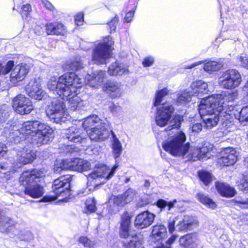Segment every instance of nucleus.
<instances>
[{
    "instance_id": "nucleus-1",
    "label": "nucleus",
    "mask_w": 248,
    "mask_h": 248,
    "mask_svg": "<svg viewBox=\"0 0 248 248\" xmlns=\"http://www.w3.org/2000/svg\"><path fill=\"white\" fill-rule=\"evenodd\" d=\"M237 97L236 92L223 91L201 100L199 111L207 128L216 126L219 120L228 131L235 128L232 120L235 116L233 101Z\"/></svg>"
},
{
    "instance_id": "nucleus-2",
    "label": "nucleus",
    "mask_w": 248,
    "mask_h": 248,
    "mask_svg": "<svg viewBox=\"0 0 248 248\" xmlns=\"http://www.w3.org/2000/svg\"><path fill=\"white\" fill-rule=\"evenodd\" d=\"M5 127L4 133L8 142L18 143L31 137L32 142L40 146L47 144L54 137L53 130L48 125L38 121L24 122L19 129L18 126Z\"/></svg>"
},
{
    "instance_id": "nucleus-3",
    "label": "nucleus",
    "mask_w": 248,
    "mask_h": 248,
    "mask_svg": "<svg viewBox=\"0 0 248 248\" xmlns=\"http://www.w3.org/2000/svg\"><path fill=\"white\" fill-rule=\"evenodd\" d=\"M83 80L74 72L64 74L58 80L52 78L48 82L49 90L56 92L63 100L68 101L69 109L75 111L80 109L85 103L77 95L78 90L83 85Z\"/></svg>"
},
{
    "instance_id": "nucleus-4",
    "label": "nucleus",
    "mask_w": 248,
    "mask_h": 248,
    "mask_svg": "<svg viewBox=\"0 0 248 248\" xmlns=\"http://www.w3.org/2000/svg\"><path fill=\"white\" fill-rule=\"evenodd\" d=\"M186 140L185 134L179 131L163 141L162 147L165 151L173 156H182L188 161L206 160L210 157L211 155L207 147L203 146L201 148L194 147L189 149V144L185 143Z\"/></svg>"
},
{
    "instance_id": "nucleus-5",
    "label": "nucleus",
    "mask_w": 248,
    "mask_h": 248,
    "mask_svg": "<svg viewBox=\"0 0 248 248\" xmlns=\"http://www.w3.org/2000/svg\"><path fill=\"white\" fill-rule=\"evenodd\" d=\"M173 111V107L168 103H164L157 107L155 116L156 124L160 127H163L169 123L170 125L167 130H175L179 127L183 118L180 115L175 116L172 121H170Z\"/></svg>"
},
{
    "instance_id": "nucleus-6",
    "label": "nucleus",
    "mask_w": 248,
    "mask_h": 248,
    "mask_svg": "<svg viewBox=\"0 0 248 248\" xmlns=\"http://www.w3.org/2000/svg\"><path fill=\"white\" fill-rule=\"evenodd\" d=\"M72 178L71 175L67 174L55 180L53 183L52 189L55 192V195L46 196L43 198V201L46 202L59 200L61 202H68L69 197L71 195L70 190L69 188Z\"/></svg>"
},
{
    "instance_id": "nucleus-7",
    "label": "nucleus",
    "mask_w": 248,
    "mask_h": 248,
    "mask_svg": "<svg viewBox=\"0 0 248 248\" xmlns=\"http://www.w3.org/2000/svg\"><path fill=\"white\" fill-rule=\"evenodd\" d=\"M118 166L117 165H115L112 168H110L105 165H102L97 167L88 175L87 184L95 188L104 184L113 176Z\"/></svg>"
},
{
    "instance_id": "nucleus-8",
    "label": "nucleus",
    "mask_w": 248,
    "mask_h": 248,
    "mask_svg": "<svg viewBox=\"0 0 248 248\" xmlns=\"http://www.w3.org/2000/svg\"><path fill=\"white\" fill-rule=\"evenodd\" d=\"M46 113L52 122L57 124L64 122L70 118L63 101L56 98L49 105Z\"/></svg>"
},
{
    "instance_id": "nucleus-9",
    "label": "nucleus",
    "mask_w": 248,
    "mask_h": 248,
    "mask_svg": "<svg viewBox=\"0 0 248 248\" xmlns=\"http://www.w3.org/2000/svg\"><path fill=\"white\" fill-rule=\"evenodd\" d=\"M114 42L110 36L106 37L94 48L93 54V61L96 64H103L110 57L111 47Z\"/></svg>"
},
{
    "instance_id": "nucleus-10",
    "label": "nucleus",
    "mask_w": 248,
    "mask_h": 248,
    "mask_svg": "<svg viewBox=\"0 0 248 248\" xmlns=\"http://www.w3.org/2000/svg\"><path fill=\"white\" fill-rule=\"evenodd\" d=\"M242 82L241 76L238 70L230 69L222 72L218 78L220 86L226 89H234Z\"/></svg>"
},
{
    "instance_id": "nucleus-11",
    "label": "nucleus",
    "mask_w": 248,
    "mask_h": 248,
    "mask_svg": "<svg viewBox=\"0 0 248 248\" xmlns=\"http://www.w3.org/2000/svg\"><path fill=\"white\" fill-rule=\"evenodd\" d=\"M135 196L134 191L128 189L125 193L117 196L112 195L108 202V208L111 214H115L119 211L122 207L130 202Z\"/></svg>"
},
{
    "instance_id": "nucleus-12",
    "label": "nucleus",
    "mask_w": 248,
    "mask_h": 248,
    "mask_svg": "<svg viewBox=\"0 0 248 248\" xmlns=\"http://www.w3.org/2000/svg\"><path fill=\"white\" fill-rule=\"evenodd\" d=\"M12 107L16 112L21 115L30 113L34 109L31 100L21 94L17 95L13 99Z\"/></svg>"
},
{
    "instance_id": "nucleus-13",
    "label": "nucleus",
    "mask_w": 248,
    "mask_h": 248,
    "mask_svg": "<svg viewBox=\"0 0 248 248\" xmlns=\"http://www.w3.org/2000/svg\"><path fill=\"white\" fill-rule=\"evenodd\" d=\"M66 138L69 141L75 143H80L82 146H87L86 142L88 140L86 132L81 128V125L73 124L65 132Z\"/></svg>"
},
{
    "instance_id": "nucleus-14",
    "label": "nucleus",
    "mask_w": 248,
    "mask_h": 248,
    "mask_svg": "<svg viewBox=\"0 0 248 248\" xmlns=\"http://www.w3.org/2000/svg\"><path fill=\"white\" fill-rule=\"evenodd\" d=\"M30 66L26 63H19L13 66L11 70L9 78V84L11 86H16L18 83L24 79L29 73Z\"/></svg>"
},
{
    "instance_id": "nucleus-15",
    "label": "nucleus",
    "mask_w": 248,
    "mask_h": 248,
    "mask_svg": "<svg viewBox=\"0 0 248 248\" xmlns=\"http://www.w3.org/2000/svg\"><path fill=\"white\" fill-rule=\"evenodd\" d=\"M237 156L238 154L235 149L226 148L221 151L217 163L223 166H232L237 161Z\"/></svg>"
},
{
    "instance_id": "nucleus-16",
    "label": "nucleus",
    "mask_w": 248,
    "mask_h": 248,
    "mask_svg": "<svg viewBox=\"0 0 248 248\" xmlns=\"http://www.w3.org/2000/svg\"><path fill=\"white\" fill-rule=\"evenodd\" d=\"M45 176V173L41 170H27L23 172L19 177V182L25 186L33 184V183L38 182L39 179Z\"/></svg>"
},
{
    "instance_id": "nucleus-17",
    "label": "nucleus",
    "mask_w": 248,
    "mask_h": 248,
    "mask_svg": "<svg viewBox=\"0 0 248 248\" xmlns=\"http://www.w3.org/2000/svg\"><path fill=\"white\" fill-rule=\"evenodd\" d=\"M26 91L31 98L36 100H41L45 95L39 79L32 78L26 86Z\"/></svg>"
},
{
    "instance_id": "nucleus-18",
    "label": "nucleus",
    "mask_w": 248,
    "mask_h": 248,
    "mask_svg": "<svg viewBox=\"0 0 248 248\" xmlns=\"http://www.w3.org/2000/svg\"><path fill=\"white\" fill-rule=\"evenodd\" d=\"M90 140L95 141H102L107 139L109 136L108 130L104 123H100V125L95 126L91 130L87 132Z\"/></svg>"
},
{
    "instance_id": "nucleus-19",
    "label": "nucleus",
    "mask_w": 248,
    "mask_h": 248,
    "mask_svg": "<svg viewBox=\"0 0 248 248\" xmlns=\"http://www.w3.org/2000/svg\"><path fill=\"white\" fill-rule=\"evenodd\" d=\"M155 215L148 211L139 214L136 217L134 224L138 229H143L150 226L153 222Z\"/></svg>"
},
{
    "instance_id": "nucleus-20",
    "label": "nucleus",
    "mask_w": 248,
    "mask_h": 248,
    "mask_svg": "<svg viewBox=\"0 0 248 248\" xmlns=\"http://www.w3.org/2000/svg\"><path fill=\"white\" fill-rule=\"evenodd\" d=\"M105 77L106 73L104 71H97L92 75H87L85 78L84 82L91 87L96 88L103 84Z\"/></svg>"
},
{
    "instance_id": "nucleus-21",
    "label": "nucleus",
    "mask_w": 248,
    "mask_h": 248,
    "mask_svg": "<svg viewBox=\"0 0 248 248\" xmlns=\"http://www.w3.org/2000/svg\"><path fill=\"white\" fill-rule=\"evenodd\" d=\"M191 94L199 98L204 97L209 92L208 84L205 81L199 80L193 82L190 86Z\"/></svg>"
},
{
    "instance_id": "nucleus-22",
    "label": "nucleus",
    "mask_w": 248,
    "mask_h": 248,
    "mask_svg": "<svg viewBox=\"0 0 248 248\" xmlns=\"http://www.w3.org/2000/svg\"><path fill=\"white\" fill-rule=\"evenodd\" d=\"M104 90L112 98L120 97L123 93L121 83L114 81L107 82L104 85Z\"/></svg>"
},
{
    "instance_id": "nucleus-23",
    "label": "nucleus",
    "mask_w": 248,
    "mask_h": 248,
    "mask_svg": "<svg viewBox=\"0 0 248 248\" xmlns=\"http://www.w3.org/2000/svg\"><path fill=\"white\" fill-rule=\"evenodd\" d=\"M17 151V161L21 164L26 165L31 163L36 157L35 152L29 149L22 148V150L16 149Z\"/></svg>"
},
{
    "instance_id": "nucleus-24",
    "label": "nucleus",
    "mask_w": 248,
    "mask_h": 248,
    "mask_svg": "<svg viewBox=\"0 0 248 248\" xmlns=\"http://www.w3.org/2000/svg\"><path fill=\"white\" fill-rule=\"evenodd\" d=\"M198 224V222L195 217L185 216L183 219L179 221L176 228L178 231H187L196 227Z\"/></svg>"
},
{
    "instance_id": "nucleus-25",
    "label": "nucleus",
    "mask_w": 248,
    "mask_h": 248,
    "mask_svg": "<svg viewBox=\"0 0 248 248\" xmlns=\"http://www.w3.org/2000/svg\"><path fill=\"white\" fill-rule=\"evenodd\" d=\"M167 235V228L164 225L158 223L153 227L151 233L152 240L154 242H160L166 238Z\"/></svg>"
},
{
    "instance_id": "nucleus-26",
    "label": "nucleus",
    "mask_w": 248,
    "mask_h": 248,
    "mask_svg": "<svg viewBox=\"0 0 248 248\" xmlns=\"http://www.w3.org/2000/svg\"><path fill=\"white\" fill-rule=\"evenodd\" d=\"M200 239L198 234L196 233L187 234L180 238V245L186 248H193L199 243Z\"/></svg>"
},
{
    "instance_id": "nucleus-27",
    "label": "nucleus",
    "mask_w": 248,
    "mask_h": 248,
    "mask_svg": "<svg viewBox=\"0 0 248 248\" xmlns=\"http://www.w3.org/2000/svg\"><path fill=\"white\" fill-rule=\"evenodd\" d=\"M131 216L127 212H124L121 216L120 235L121 237L126 238L129 236V226Z\"/></svg>"
},
{
    "instance_id": "nucleus-28",
    "label": "nucleus",
    "mask_w": 248,
    "mask_h": 248,
    "mask_svg": "<svg viewBox=\"0 0 248 248\" xmlns=\"http://www.w3.org/2000/svg\"><path fill=\"white\" fill-rule=\"evenodd\" d=\"M25 193L33 198L41 197L44 193V188L38 182L27 186L25 188Z\"/></svg>"
},
{
    "instance_id": "nucleus-29",
    "label": "nucleus",
    "mask_w": 248,
    "mask_h": 248,
    "mask_svg": "<svg viewBox=\"0 0 248 248\" xmlns=\"http://www.w3.org/2000/svg\"><path fill=\"white\" fill-rule=\"evenodd\" d=\"M108 73L111 76L126 75L129 73V70L127 65L116 62L109 66Z\"/></svg>"
},
{
    "instance_id": "nucleus-30",
    "label": "nucleus",
    "mask_w": 248,
    "mask_h": 248,
    "mask_svg": "<svg viewBox=\"0 0 248 248\" xmlns=\"http://www.w3.org/2000/svg\"><path fill=\"white\" fill-rule=\"evenodd\" d=\"M100 123H102L101 120L97 115H95L88 117L85 119L82 123L78 122L79 125L82 126L83 129L86 133L91 130L95 126H97V125H100Z\"/></svg>"
},
{
    "instance_id": "nucleus-31",
    "label": "nucleus",
    "mask_w": 248,
    "mask_h": 248,
    "mask_svg": "<svg viewBox=\"0 0 248 248\" xmlns=\"http://www.w3.org/2000/svg\"><path fill=\"white\" fill-rule=\"evenodd\" d=\"M216 186L218 192L223 197L230 198L236 194L234 188L226 184L217 182L216 184Z\"/></svg>"
},
{
    "instance_id": "nucleus-32",
    "label": "nucleus",
    "mask_w": 248,
    "mask_h": 248,
    "mask_svg": "<svg viewBox=\"0 0 248 248\" xmlns=\"http://www.w3.org/2000/svg\"><path fill=\"white\" fill-rule=\"evenodd\" d=\"M46 27L48 34L64 35L66 32L64 26L62 23H48Z\"/></svg>"
},
{
    "instance_id": "nucleus-33",
    "label": "nucleus",
    "mask_w": 248,
    "mask_h": 248,
    "mask_svg": "<svg viewBox=\"0 0 248 248\" xmlns=\"http://www.w3.org/2000/svg\"><path fill=\"white\" fill-rule=\"evenodd\" d=\"M111 147L114 157L118 158L122 154V145L119 140L113 131H111Z\"/></svg>"
},
{
    "instance_id": "nucleus-34",
    "label": "nucleus",
    "mask_w": 248,
    "mask_h": 248,
    "mask_svg": "<svg viewBox=\"0 0 248 248\" xmlns=\"http://www.w3.org/2000/svg\"><path fill=\"white\" fill-rule=\"evenodd\" d=\"M72 159H66L61 161L57 160L55 163L54 171L55 173H59L62 170H72Z\"/></svg>"
},
{
    "instance_id": "nucleus-35",
    "label": "nucleus",
    "mask_w": 248,
    "mask_h": 248,
    "mask_svg": "<svg viewBox=\"0 0 248 248\" xmlns=\"http://www.w3.org/2000/svg\"><path fill=\"white\" fill-rule=\"evenodd\" d=\"M83 68L80 57H76L70 60L65 64V68L67 70L77 71Z\"/></svg>"
},
{
    "instance_id": "nucleus-36",
    "label": "nucleus",
    "mask_w": 248,
    "mask_h": 248,
    "mask_svg": "<svg viewBox=\"0 0 248 248\" xmlns=\"http://www.w3.org/2000/svg\"><path fill=\"white\" fill-rule=\"evenodd\" d=\"M223 66L221 62L217 61H210L206 62L204 65V69L207 72L217 71L221 69Z\"/></svg>"
},
{
    "instance_id": "nucleus-37",
    "label": "nucleus",
    "mask_w": 248,
    "mask_h": 248,
    "mask_svg": "<svg viewBox=\"0 0 248 248\" xmlns=\"http://www.w3.org/2000/svg\"><path fill=\"white\" fill-rule=\"evenodd\" d=\"M125 238L128 239L124 242L127 248H136L140 245V242L135 233H129L128 237Z\"/></svg>"
},
{
    "instance_id": "nucleus-38",
    "label": "nucleus",
    "mask_w": 248,
    "mask_h": 248,
    "mask_svg": "<svg viewBox=\"0 0 248 248\" xmlns=\"http://www.w3.org/2000/svg\"><path fill=\"white\" fill-rule=\"evenodd\" d=\"M198 199L203 204L209 208L214 209L216 207V204L212 199L202 193H199L197 195Z\"/></svg>"
},
{
    "instance_id": "nucleus-39",
    "label": "nucleus",
    "mask_w": 248,
    "mask_h": 248,
    "mask_svg": "<svg viewBox=\"0 0 248 248\" xmlns=\"http://www.w3.org/2000/svg\"><path fill=\"white\" fill-rule=\"evenodd\" d=\"M245 165L248 167V157L245 160ZM239 188L244 193L248 192V173L244 175L241 183L238 185Z\"/></svg>"
},
{
    "instance_id": "nucleus-40",
    "label": "nucleus",
    "mask_w": 248,
    "mask_h": 248,
    "mask_svg": "<svg viewBox=\"0 0 248 248\" xmlns=\"http://www.w3.org/2000/svg\"><path fill=\"white\" fill-rule=\"evenodd\" d=\"M31 10V6L29 3L23 4L21 5L19 12L23 20H28Z\"/></svg>"
},
{
    "instance_id": "nucleus-41",
    "label": "nucleus",
    "mask_w": 248,
    "mask_h": 248,
    "mask_svg": "<svg viewBox=\"0 0 248 248\" xmlns=\"http://www.w3.org/2000/svg\"><path fill=\"white\" fill-rule=\"evenodd\" d=\"M191 94V91L185 90L180 94H178L177 102L180 104H183L190 100Z\"/></svg>"
},
{
    "instance_id": "nucleus-42",
    "label": "nucleus",
    "mask_w": 248,
    "mask_h": 248,
    "mask_svg": "<svg viewBox=\"0 0 248 248\" xmlns=\"http://www.w3.org/2000/svg\"><path fill=\"white\" fill-rule=\"evenodd\" d=\"M168 93V90L167 88H164L156 92L155 94V100L154 103L155 106L160 104L162 101L163 98Z\"/></svg>"
},
{
    "instance_id": "nucleus-43",
    "label": "nucleus",
    "mask_w": 248,
    "mask_h": 248,
    "mask_svg": "<svg viewBox=\"0 0 248 248\" xmlns=\"http://www.w3.org/2000/svg\"><path fill=\"white\" fill-rule=\"evenodd\" d=\"M199 176L201 181L206 186H208L212 180L211 173L206 171L199 172Z\"/></svg>"
},
{
    "instance_id": "nucleus-44",
    "label": "nucleus",
    "mask_w": 248,
    "mask_h": 248,
    "mask_svg": "<svg viewBox=\"0 0 248 248\" xmlns=\"http://www.w3.org/2000/svg\"><path fill=\"white\" fill-rule=\"evenodd\" d=\"M177 202L176 200H174L172 202H170L168 203L165 200L160 199L157 202V206L160 208H163L166 206L168 207V210H170L172 208L174 207L175 204Z\"/></svg>"
},
{
    "instance_id": "nucleus-45",
    "label": "nucleus",
    "mask_w": 248,
    "mask_h": 248,
    "mask_svg": "<svg viewBox=\"0 0 248 248\" xmlns=\"http://www.w3.org/2000/svg\"><path fill=\"white\" fill-rule=\"evenodd\" d=\"M78 242L87 248H95V243L85 236H81L79 238Z\"/></svg>"
},
{
    "instance_id": "nucleus-46",
    "label": "nucleus",
    "mask_w": 248,
    "mask_h": 248,
    "mask_svg": "<svg viewBox=\"0 0 248 248\" xmlns=\"http://www.w3.org/2000/svg\"><path fill=\"white\" fill-rule=\"evenodd\" d=\"M238 119L241 123L248 122V106L244 107L241 109Z\"/></svg>"
},
{
    "instance_id": "nucleus-47",
    "label": "nucleus",
    "mask_w": 248,
    "mask_h": 248,
    "mask_svg": "<svg viewBox=\"0 0 248 248\" xmlns=\"http://www.w3.org/2000/svg\"><path fill=\"white\" fill-rule=\"evenodd\" d=\"M13 66V61H9L5 65H2L1 64H0V75H5L8 73Z\"/></svg>"
},
{
    "instance_id": "nucleus-48",
    "label": "nucleus",
    "mask_w": 248,
    "mask_h": 248,
    "mask_svg": "<svg viewBox=\"0 0 248 248\" xmlns=\"http://www.w3.org/2000/svg\"><path fill=\"white\" fill-rule=\"evenodd\" d=\"M11 220L8 217H0V227H3L4 228H6L5 230L6 231L10 230L9 228L10 227V224H11Z\"/></svg>"
},
{
    "instance_id": "nucleus-49",
    "label": "nucleus",
    "mask_w": 248,
    "mask_h": 248,
    "mask_svg": "<svg viewBox=\"0 0 248 248\" xmlns=\"http://www.w3.org/2000/svg\"><path fill=\"white\" fill-rule=\"evenodd\" d=\"M82 161V159L72 158V170L79 171V168H80Z\"/></svg>"
},
{
    "instance_id": "nucleus-50",
    "label": "nucleus",
    "mask_w": 248,
    "mask_h": 248,
    "mask_svg": "<svg viewBox=\"0 0 248 248\" xmlns=\"http://www.w3.org/2000/svg\"><path fill=\"white\" fill-rule=\"evenodd\" d=\"M87 210L90 212H94L96 210L95 203L93 199H88L86 202Z\"/></svg>"
},
{
    "instance_id": "nucleus-51",
    "label": "nucleus",
    "mask_w": 248,
    "mask_h": 248,
    "mask_svg": "<svg viewBox=\"0 0 248 248\" xmlns=\"http://www.w3.org/2000/svg\"><path fill=\"white\" fill-rule=\"evenodd\" d=\"M109 108L110 111L115 115H119L122 111V108L120 106L113 103L109 105Z\"/></svg>"
},
{
    "instance_id": "nucleus-52",
    "label": "nucleus",
    "mask_w": 248,
    "mask_h": 248,
    "mask_svg": "<svg viewBox=\"0 0 248 248\" xmlns=\"http://www.w3.org/2000/svg\"><path fill=\"white\" fill-rule=\"evenodd\" d=\"M178 217L177 216L173 218H170L168 221V229L169 232L172 233L175 231V221L178 219Z\"/></svg>"
},
{
    "instance_id": "nucleus-53",
    "label": "nucleus",
    "mask_w": 248,
    "mask_h": 248,
    "mask_svg": "<svg viewBox=\"0 0 248 248\" xmlns=\"http://www.w3.org/2000/svg\"><path fill=\"white\" fill-rule=\"evenodd\" d=\"M235 202L242 208H248V198L246 199L237 198L235 200Z\"/></svg>"
},
{
    "instance_id": "nucleus-54",
    "label": "nucleus",
    "mask_w": 248,
    "mask_h": 248,
    "mask_svg": "<svg viewBox=\"0 0 248 248\" xmlns=\"http://www.w3.org/2000/svg\"><path fill=\"white\" fill-rule=\"evenodd\" d=\"M154 58L152 56H148L143 59L142 64L144 67H149L152 65L154 62Z\"/></svg>"
},
{
    "instance_id": "nucleus-55",
    "label": "nucleus",
    "mask_w": 248,
    "mask_h": 248,
    "mask_svg": "<svg viewBox=\"0 0 248 248\" xmlns=\"http://www.w3.org/2000/svg\"><path fill=\"white\" fill-rule=\"evenodd\" d=\"M118 21V17L115 16L109 23H108V25L110 30V32L112 31H115Z\"/></svg>"
},
{
    "instance_id": "nucleus-56",
    "label": "nucleus",
    "mask_w": 248,
    "mask_h": 248,
    "mask_svg": "<svg viewBox=\"0 0 248 248\" xmlns=\"http://www.w3.org/2000/svg\"><path fill=\"white\" fill-rule=\"evenodd\" d=\"M202 124L200 123H197L190 126V129H191L192 133H198L202 130Z\"/></svg>"
},
{
    "instance_id": "nucleus-57",
    "label": "nucleus",
    "mask_w": 248,
    "mask_h": 248,
    "mask_svg": "<svg viewBox=\"0 0 248 248\" xmlns=\"http://www.w3.org/2000/svg\"><path fill=\"white\" fill-rule=\"evenodd\" d=\"M20 238L22 240L24 241H29L33 238V235L31 232L29 231H26L21 234Z\"/></svg>"
},
{
    "instance_id": "nucleus-58",
    "label": "nucleus",
    "mask_w": 248,
    "mask_h": 248,
    "mask_svg": "<svg viewBox=\"0 0 248 248\" xmlns=\"http://www.w3.org/2000/svg\"><path fill=\"white\" fill-rule=\"evenodd\" d=\"M91 167V164L88 161L82 159L80 168H79V171H87L90 169Z\"/></svg>"
},
{
    "instance_id": "nucleus-59",
    "label": "nucleus",
    "mask_w": 248,
    "mask_h": 248,
    "mask_svg": "<svg viewBox=\"0 0 248 248\" xmlns=\"http://www.w3.org/2000/svg\"><path fill=\"white\" fill-rule=\"evenodd\" d=\"M75 23L78 26H80L82 25V23L84 21L83 20V14L82 13H78L77 15H76L75 18Z\"/></svg>"
},
{
    "instance_id": "nucleus-60",
    "label": "nucleus",
    "mask_w": 248,
    "mask_h": 248,
    "mask_svg": "<svg viewBox=\"0 0 248 248\" xmlns=\"http://www.w3.org/2000/svg\"><path fill=\"white\" fill-rule=\"evenodd\" d=\"M238 59L239 61L241 62L242 66L248 69V57L240 56Z\"/></svg>"
},
{
    "instance_id": "nucleus-61",
    "label": "nucleus",
    "mask_w": 248,
    "mask_h": 248,
    "mask_svg": "<svg viewBox=\"0 0 248 248\" xmlns=\"http://www.w3.org/2000/svg\"><path fill=\"white\" fill-rule=\"evenodd\" d=\"M8 150L7 146L3 143H0V157L4 156Z\"/></svg>"
},
{
    "instance_id": "nucleus-62",
    "label": "nucleus",
    "mask_w": 248,
    "mask_h": 248,
    "mask_svg": "<svg viewBox=\"0 0 248 248\" xmlns=\"http://www.w3.org/2000/svg\"><path fill=\"white\" fill-rule=\"evenodd\" d=\"M134 14V11L133 10L130 11L126 13L124 19L126 22H130L132 20V17Z\"/></svg>"
},
{
    "instance_id": "nucleus-63",
    "label": "nucleus",
    "mask_w": 248,
    "mask_h": 248,
    "mask_svg": "<svg viewBox=\"0 0 248 248\" xmlns=\"http://www.w3.org/2000/svg\"><path fill=\"white\" fill-rule=\"evenodd\" d=\"M42 3L44 6L49 10L52 11L54 9V7L52 4L48 1L47 0H41Z\"/></svg>"
},
{
    "instance_id": "nucleus-64",
    "label": "nucleus",
    "mask_w": 248,
    "mask_h": 248,
    "mask_svg": "<svg viewBox=\"0 0 248 248\" xmlns=\"http://www.w3.org/2000/svg\"><path fill=\"white\" fill-rule=\"evenodd\" d=\"M240 219L244 223L248 222V214H244L241 216Z\"/></svg>"
}]
</instances>
